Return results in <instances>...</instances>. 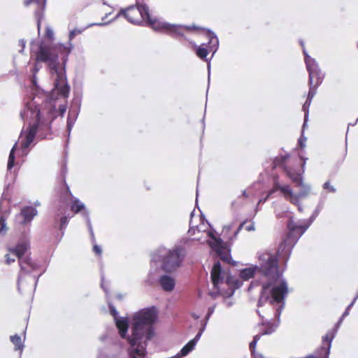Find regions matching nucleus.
<instances>
[{"mask_svg": "<svg viewBox=\"0 0 358 358\" xmlns=\"http://www.w3.org/2000/svg\"><path fill=\"white\" fill-rule=\"evenodd\" d=\"M85 29L75 28L71 30L69 41L66 45L60 43L50 47L43 42L31 43V50L36 53V62L48 64L55 87L50 99L43 94L45 99L41 103V97L35 96L25 103L23 110L20 111V117L24 121H34L33 124L30 122L26 129L23 128L20 133L19 142L23 155L28 154V149L34 143L37 132L50 130L54 119L59 115L63 117L66 110L65 99L69 96L70 86L66 76V64L73 48L71 41Z\"/></svg>", "mask_w": 358, "mask_h": 358, "instance_id": "nucleus-1", "label": "nucleus"}, {"mask_svg": "<svg viewBox=\"0 0 358 358\" xmlns=\"http://www.w3.org/2000/svg\"><path fill=\"white\" fill-rule=\"evenodd\" d=\"M261 270L266 278L263 280L258 301L257 313L262 318L261 331L268 329L271 325H279L280 316L285 307V299L288 293L287 281L279 271L278 261L270 253L260 257Z\"/></svg>", "mask_w": 358, "mask_h": 358, "instance_id": "nucleus-2", "label": "nucleus"}, {"mask_svg": "<svg viewBox=\"0 0 358 358\" xmlns=\"http://www.w3.org/2000/svg\"><path fill=\"white\" fill-rule=\"evenodd\" d=\"M157 316V310L154 306L143 308L132 315L131 334L127 337L129 358L145 357L147 341L154 335L153 324Z\"/></svg>", "mask_w": 358, "mask_h": 358, "instance_id": "nucleus-3", "label": "nucleus"}, {"mask_svg": "<svg viewBox=\"0 0 358 358\" xmlns=\"http://www.w3.org/2000/svg\"><path fill=\"white\" fill-rule=\"evenodd\" d=\"M30 245L27 241L19 243L15 247L8 249L10 253L5 256L7 264L18 259L20 268L17 278V289L20 294H33L42 272L36 273L38 264L29 257Z\"/></svg>", "mask_w": 358, "mask_h": 358, "instance_id": "nucleus-4", "label": "nucleus"}, {"mask_svg": "<svg viewBox=\"0 0 358 358\" xmlns=\"http://www.w3.org/2000/svg\"><path fill=\"white\" fill-rule=\"evenodd\" d=\"M191 243V240L182 238L171 248L160 246L152 255L151 266L159 263L160 267L158 269L167 273L176 271L182 266Z\"/></svg>", "mask_w": 358, "mask_h": 358, "instance_id": "nucleus-5", "label": "nucleus"}, {"mask_svg": "<svg viewBox=\"0 0 358 358\" xmlns=\"http://www.w3.org/2000/svg\"><path fill=\"white\" fill-rule=\"evenodd\" d=\"M211 280L215 291L210 292L209 294L215 299L221 295L226 307L229 308L234 304L231 299L235 290L242 285V282L235 276L229 273L228 270L222 268L220 262L214 264L211 270Z\"/></svg>", "mask_w": 358, "mask_h": 358, "instance_id": "nucleus-6", "label": "nucleus"}, {"mask_svg": "<svg viewBox=\"0 0 358 358\" xmlns=\"http://www.w3.org/2000/svg\"><path fill=\"white\" fill-rule=\"evenodd\" d=\"M321 209L322 207L317 206L312 215L307 220L294 221L292 217L289 220V233L278 248V255L280 257H285V264L287 263L295 244L318 216Z\"/></svg>", "mask_w": 358, "mask_h": 358, "instance_id": "nucleus-7", "label": "nucleus"}, {"mask_svg": "<svg viewBox=\"0 0 358 358\" xmlns=\"http://www.w3.org/2000/svg\"><path fill=\"white\" fill-rule=\"evenodd\" d=\"M194 210H193L190 214L189 229L188 233L190 235L195 234L196 231L198 232L203 231L206 233L207 236L209 238L207 241L210 248L217 253V256L222 260L226 262H229L231 259L229 251L224 248L222 240L217 237L216 231L213 229H211L210 224L207 222L208 226H206L203 222L199 225H194Z\"/></svg>", "mask_w": 358, "mask_h": 358, "instance_id": "nucleus-8", "label": "nucleus"}, {"mask_svg": "<svg viewBox=\"0 0 358 358\" xmlns=\"http://www.w3.org/2000/svg\"><path fill=\"white\" fill-rule=\"evenodd\" d=\"M146 22L155 31L165 32L169 34L173 38L178 40L187 38L184 36L185 30H193L199 29L196 26H185L181 24H173L166 22L160 21L157 17L152 16L150 11L146 17Z\"/></svg>", "mask_w": 358, "mask_h": 358, "instance_id": "nucleus-9", "label": "nucleus"}, {"mask_svg": "<svg viewBox=\"0 0 358 358\" xmlns=\"http://www.w3.org/2000/svg\"><path fill=\"white\" fill-rule=\"evenodd\" d=\"M67 172V167L66 165L64 164L62 169V173L63 175V180L65 182L66 185V191H65V195L66 197L71 199V210L73 213L75 214L80 213L82 217H84L86 220L88 230L90 234V238L92 243H95V237L94 234L92 229V225L90 220V212L88 209L86 208L85 205L84 203H83L79 199L74 197L71 192H70V189L68 187V185L66 184V173Z\"/></svg>", "mask_w": 358, "mask_h": 358, "instance_id": "nucleus-10", "label": "nucleus"}, {"mask_svg": "<svg viewBox=\"0 0 358 358\" xmlns=\"http://www.w3.org/2000/svg\"><path fill=\"white\" fill-rule=\"evenodd\" d=\"M148 12L149 8L146 4L138 3L136 6H131L125 9H121L113 20L123 15L129 22L134 24H140L143 21L145 20Z\"/></svg>", "mask_w": 358, "mask_h": 358, "instance_id": "nucleus-11", "label": "nucleus"}, {"mask_svg": "<svg viewBox=\"0 0 358 358\" xmlns=\"http://www.w3.org/2000/svg\"><path fill=\"white\" fill-rule=\"evenodd\" d=\"M160 271L152 266L148 272L146 282L149 285H154L155 282H158L164 291L167 292H172L176 286L175 278L167 274V273L159 275V272Z\"/></svg>", "mask_w": 358, "mask_h": 358, "instance_id": "nucleus-12", "label": "nucleus"}, {"mask_svg": "<svg viewBox=\"0 0 358 358\" xmlns=\"http://www.w3.org/2000/svg\"><path fill=\"white\" fill-rule=\"evenodd\" d=\"M207 37L209 40L208 45L202 43L200 45H197L194 43H191L192 47L196 50V56L206 62H208L207 56L210 52H212L213 55L217 52L219 48V40L216 34L210 31H208Z\"/></svg>", "mask_w": 358, "mask_h": 358, "instance_id": "nucleus-13", "label": "nucleus"}, {"mask_svg": "<svg viewBox=\"0 0 358 358\" xmlns=\"http://www.w3.org/2000/svg\"><path fill=\"white\" fill-rule=\"evenodd\" d=\"M296 187L301 188L298 193H294L289 185L282 183V186H278L280 189V192L284 198L290 203H298L299 201L307 197L310 194V185L304 183L303 181L301 183H297Z\"/></svg>", "mask_w": 358, "mask_h": 358, "instance_id": "nucleus-14", "label": "nucleus"}, {"mask_svg": "<svg viewBox=\"0 0 358 358\" xmlns=\"http://www.w3.org/2000/svg\"><path fill=\"white\" fill-rule=\"evenodd\" d=\"M300 43L303 48V52L305 56V63L306 65V69L308 72V81L309 83H312L313 80H317V85H320L324 80V74L322 73L318 64L315 61V59L312 58L308 55L304 48V43L302 41H300Z\"/></svg>", "mask_w": 358, "mask_h": 358, "instance_id": "nucleus-15", "label": "nucleus"}, {"mask_svg": "<svg viewBox=\"0 0 358 358\" xmlns=\"http://www.w3.org/2000/svg\"><path fill=\"white\" fill-rule=\"evenodd\" d=\"M287 158V155L278 156L272 161L271 166H272V169L278 167L285 170L287 176L292 180L293 182L295 183V186H296L297 183H301L303 181V173H297L291 169H287L285 166V162Z\"/></svg>", "mask_w": 358, "mask_h": 358, "instance_id": "nucleus-16", "label": "nucleus"}, {"mask_svg": "<svg viewBox=\"0 0 358 358\" xmlns=\"http://www.w3.org/2000/svg\"><path fill=\"white\" fill-rule=\"evenodd\" d=\"M344 317L343 316L341 317L336 324L335 325V327L332 329V331L328 332L324 337H323V342L327 343V347H322L318 350V352L313 355L317 358H329V355L330 353V349L331 347V342L334 339V338L336 336V332L338 331V329L343 322Z\"/></svg>", "mask_w": 358, "mask_h": 358, "instance_id": "nucleus-17", "label": "nucleus"}, {"mask_svg": "<svg viewBox=\"0 0 358 358\" xmlns=\"http://www.w3.org/2000/svg\"><path fill=\"white\" fill-rule=\"evenodd\" d=\"M266 253H270V254L274 255L277 260H278L277 256L280 259L284 260V266H285V268L286 267L287 264H285V257H280L279 255H278V250L276 251V254H273V253H271L270 252H264V253L261 254L259 255V266H252L247 267V268H243V269L240 270L239 276H240V278L242 280H248L250 278H252L255 276V273H257V271L258 270H260L261 273H263L262 270H261L260 257L262 255H263L264 254H266ZM262 275H264V274H262ZM263 278H264V279H262V283L263 282V280L266 279V278H265L264 275H263Z\"/></svg>", "mask_w": 358, "mask_h": 358, "instance_id": "nucleus-18", "label": "nucleus"}, {"mask_svg": "<svg viewBox=\"0 0 358 358\" xmlns=\"http://www.w3.org/2000/svg\"><path fill=\"white\" fill-rule=\"evenodd\" d=\"M108 303L110 312L114 317L116 327L119 329L120 336L123 338H126L129 327L128 319L124 317H119L118 312L115 307L110 302H108Z\"/></svg>", "mask_w": 358, "mask_h": 358, "instance_id": "nucleus-19", "label": "nucleus"}, {"mask_svg": "<svg viewBox=\"0 0 358 358\" xmlns=\"http://www.w3.org/2000/svg\"><path fill=\"white\" fill-rule=\"evenodd\" d=\"M31 4H34L36 8L34 11V16L37 22L38 31H40L41 24L44 18V11L46 7V0H25L24 5L29 6Z\"/></svg>", "mask_w": 358, "mask_h": 358, "instance_id": "nucleus-20", "label": "nucleus"}, {"mask_svg": "<svg viewBox=\"0 0 358 358\" xmlns=\"http://www.w3.org/2000/svg\"><path fill=\"white\" fill-rule=\"evenodd\" d=\"M37 215V210L32 206H26L15 216V222L21 224L30 223Z\"/></svg>", "mask_w": 358, "mask_h": 358, "instance_id": "nucleus-21", "label": "nucleus"}, {"mask_svg": "<svg viewBox=\"0 0 358 358\" xmlns=\"http://www.w3.org/2000/svg\"><path fill=\"white\" fill-rule=\"evenodd\" d=\"M68 208L69 206L67 202H62L59 208L58 209V213L55 216V221H59V227L61 231H63L66 229L68 224V222L71 218L69 214H66Z\"/></svg>", "mask_w": 358, "mask_h": 358, "instance_id": "nucleus-22", "label": "nucleus"}, {"mask_svg": "<svg viewBox=\"0 0 358 358\" xmlns=\"http://www.w3.org/2000/svg\"><path fill=\"white\" fill-rule=\"evenodd\" d=\"M278 186H282V182H280L278 176H274L273 177V187L268 192L267 195L265 198L260 199L259 200L258 204L256 207V211L259 209V205L260 203H263L266 201V200L271 197L275 192L277 191L280 192V189L278 187Z\"/></svg>", "mask_w": 358, "mask_h": 358, "instance_id": "nucleus-23", "label": "nucleus"}, {"mask_svg": "<svg viewBox=\"0 0 358 358\" xmlns=\"http://www.w3.org/2000/svg\"><path fill=\"white\" fill-rule=\"evenodd\" d=\"M8 187H6V188L4 189L1 198L0 200V208H1V215L0 217V232L2 231H6V217H5V213H3V206L6 200L8 199Z\"/></svg>", "mask_w": 358, "mask_h": 358, "instance_id": "nucleus-24", "label": "nucleus"}, {"mask_svg": "<svg viewBox=\"0 0 358 358\" xmlns=\"http://www.w3.org/2000/svg\"><path fill=\"white\" fill-rule=\"evenodd\" d=\"M235 223L234 222H231L223 227L222 231V236L229 243H232L235 240H231L230 236H233L232 229L234 227Z\"/></svg>", "mask_w": 358, "mask_h": 358, "instance_id": "nucleus-25", "label": "nucleus"}, {"mask_svg": "<svg viewBox=\"0 0 358 358\" xmlns=\"http://www.w3.org/2000/svg\"><path fill=\"white\" fill-rule=\"evenodd\" d=\"M10 339L15 345V350H19L21 355L24 348V341H22L21 337L17 334L11 336Z\"/></svg>", "mask_w": 358, "mask_h": 358, "instance_id": "nucleus-26", "label": "nucleus"}, {"mask_svg": "<svg viewBox=\"0 0 358 358\" xmlns=\"http://www.w3.org/2000/svg\"><path fill=\"white\" fill-rule=\"evenodd\" d=\"M78 104L77 109L75 110L74 117L72 118L71 117V113H73V111L71 110L69 113V116H68V119H67V129H68L69 132H70L71 130L72 129L73 124L75 123L76 119V117L78 115L79 110H80V100H78Z\"/></svg>", "mask_w": 358, "mask_h": 358, "instance_id": "nucleus-27", "label": "nucleus"}, {"mask_svg": "<svg viewBox=\"0 0 358 358\" xmlns=\"http://www.w3.org/2000/svg\"><path fill=\"white\" fill-rule=\"evenodd\" d=\"M17 147V142H16L14 144V145L13 146V148H11V150L10 151L8 159V164H7L8 171H10L15 165V151Z\"/></svg>", "mask_w": 358, "mask_h": 358, "instance_id": "nucleus-28", "label": "nucleus"}, {"mask_svg": "<svg viewBox=\"0 0 358 358\" xmlns=\"http://www.w3.org/2000/svg\"><path fill=\"white\" fill-rule=\"evenodd\" d=\"M196 345L194 342L189 341L185 346L179 352L180 355L182 357L187 356L189 352H191L195 348Z\"/></svg>", "mask_w": 358, "mask_h": 358, "instance_id": "nucleus-29", "label": "nucleus"}, {"mask_svg": "<svg viewBox=\"0 0 358 358\" xmlns=\"http://www.w3.org/2000/svg\"><path fill=\"white\" fill-rule=\"evenodd\" d=\"M309 91L308 93L307 99L313 100V97L317 93V89L320 85H317V80H313L312 83H309Z\"/></svg>", "mask_w": 358, "mask_h": 358, "instance_id": "nucleus-30", "label": "nucleus"}, {"mask_svg": "<svg viewBox=\"0 0 358 358\" xmlns=\"http://www.w3.org/2000/svg\"><path fill=\"white\" fill-rule=\"evenodd\" d=\"M311 102H312V100L306 99L305 103H303V105L302 106V109H303V110L305 113V114H304V122H303V129L305 128V127L307 124V122H308V120L309 108L310 106Z\"/></svg>", "mask_w": 358, "mask_h": 358, "instance_id": "nucleus-31", "label": "nucleus"}, {"mask_svg": "<svg viewBox=\"0 0 358 358\" xmlns=\"http://www.w3.org/2000/svg\"><path fill=\"white\" fill-rule=\"evenodd\" d=\"M40 67L38 66V64H36L34 67L32 69V78H31V83L33 86L34 87L35 90H38V85H37V81H36V73L39 71Z\"/></svg>", "mask_w": 358, "mask_h": 358, "instance_id": "nucleus-32", "label": "nucleus"}, {"mask_svg": "<svg viewBox=\"0 0 358 358\" xmlns=\"http://www.w3.org/2000/svg\"><path fill=\"white\" fill-rule=\"evenodd\" d=\"M246 221H243L242 222L239 226L238 227V228L236 229H235L233 232V236H230V238L231 240H236V238L238 236V234L240 233V231L242 230V229L243 228L245 224Z\"/></svg>", "mask_w": 358, "mask_h": 358, "instance_id": "nucleus-33", "label": "nucleus"}, {"mask_svg": "<svg viewBox=\"0 0 358 358\" xmlns=\"http://www.w3.org/2000/svg\"><path fill=\"white\" fill-rule=\"evenodd\" d=\"M322 187L324 189L327 190L328 192L330 193H335L336 192V187L331 185L329 181L325 182L323 184Z\"/></svg>", "mask_w": 358, "mask_h": 358, "instance_id": "nucleus-34", "label": "nucleus"}, {"mask_svg": "<svg viewBox=\"0 0 358 358\" xmlns=\"http://www.w3.org/2000/svg\"><path fill=\"white\" fill-rule=\"evenodd\" d=\"M357 299H358V292H357V294L355 295L354 299L351 302V303L348 305L346 310L343 313V315H342L343 317H345L346 316H348L349 315L350 309L353 306L354 303H355V301H357Z\"/></svg>", "mask_w": 358, "mask_h": 358, "instance_id": "nucleus-35", "label": "nucleus"}, {"mask_svg": "<svg viewBox=\"0 0 358 358\" xmlns=\"http://www.w3.org/2000/svg\"><path fill=\"white\" fill-rule=\"evenodd\" d=\"M306 138L302 134L299 139V144L300 145L301 148H304L306 147Z\"/></svg>", "mask_w": 358, "mask_h": 358, "instance_id": "nucleus-36", "label": "nucleus"}, {"mask_svg": "<svg viewBox=\"0 0 358 358\" xmlns=\"http://www.w3.org/2000/svg\"><path fill=\"white\" fill-rule=\"evenodd\" d=\"M93 251L99 256H100L102 254V249L101 246L96 244H94Z\"/></svg>", "mask_w": 358, "mask_h": 358, "instance_id": "nucleus-37", "label": "nucleus"}, {"mask_svg": "<svg viewBox=\"0 0 358 358\" xmlns=\"http://www.w3.org/2000/svg\"><path fill=\"white\" fill-rule=\"evenodd\" d=\"M215 308V306H213L208 308V313L206 316V320H208L211 315L214 313Z\"/></svg>", "mask_w": 358, "mask_h": 358, "instance_id": "nucleus-38", "label": "nucleus"}, {"mask_svg": "<svg viewBox=\"0 0 358 358\" xmlns=\"http://www.w3.org/2000/svg\"><path fill=\"white\" fill-rule=\"evenodd\" d=\"M45 35L48 38H52L54 36V32L50 27H47L45 29Z\"/></svg>", "mask_w": 358, "mask_h": 358, "instance_id": "nucleus-39", "label": "nucleus"}, {"mask_svg": "<svg viewBox=\"0 0 358 358\" xmlns=\"http://www.w3.org/2000/svg\"><path fill=\"white\" fill-rule=\"evenodd\" d=\"M203 332L201 331L200 330L199 331V332L196 334V335L195 336V337L190 340L192 342H194L195 345L197 344L198 341H199V339L201 338V336L202 335Z\"/></svg>", "mask_w": 358, "mask_h": 358, "instance_id": "nucleus-40", "label": "nucleus"}, {"mask_svg": "<svg viewBox=\"0 0 358 358\" xmlns=\"http://www.w3.org/2000/svg\"><path fill=\"white\" fill-rule=\"evenodd\" d=\"M18 45L20 47V49L19 50V52L20 53L23 52V51L24 50V48H25V45H26L25 41L24 39H20L19 41Z\"/></svg>", "mask_w": 358, "mask_h": 358, "instance_id": "nucleus-41", "label": "nucleus"}, {"mask_svg": "<svg viewBox=\"0 0 358 358\" xmlns=\"http://www.w3.org/2000/svg\"><path fill=\"white\" fill-rule=\"evenodd\" d=\"M245 229L248 231H255V223L254 222H252L251 224H250L249 225H247L245 227Z\"/></svg>", "mask_w": 358, "mask_h": 358, "instance_id": "nucleus-42", "label": "nucleus"}, {"mask_svg": "<svg viewBox=\"0 0 358 358\" xmlns=\"http://www.w3.org/2000/svg\"><path fill=\"white\" fill-rule=\"evenodd\" d=\"M103 279H104L103 275H102L101 286L102 289L104 290V292H106V294H108V288L104 285Z\"/></svg>", "mask_w": 358, "mask_h": 358, "instance_id": "nucleus-43", "label": "nucleus"}, {"mask_svg": "<svg viewBox=\"0 0 358 358\" xmlns=\"http://www.w3.org/2000/svg\"><path fill=\"white\" fill-rule=\"evenodd\" d=\"M293 204L296 205L298 207V210L300 212L303 211V206L301 203H300V201H298V203H292Z\"/></svg>", "mask_w": 358, "mask_h": 358, "instance_id": "nucleus-44", "label": "nucleus"}, {"mask_svg": "<svg viewBox=\"0 0 358 358\" xmlns=\"http://www.w3.org/2000/svg\"><path fill=\"white\" fill-rule=\"evenodd\" d=\"M207 322H208V320H206V321L203 323L201 328L199 329V330H200L201 331H202L203 333V331H205V329H206V325H207Z\"/></svg>", "mask_w": 358, "mask_h": 358, "instance_id": "nucleus-45", "label": "nucleus"}, {"mask_svg": "<svg viewBox=\"0 0 358 358\" xmlns=\"http://www.w3.org/2000/svg\"><path fill=\"white\" fill-rule=\"evenodd\" d=\"M108 22H104V23H96V24H90L89 26H87V27H89L90 26H92V25H98V26H103V25H106V24H108Z\"/></svg>", "mask_w": 358, "mask_h": 358, "instance_id": "nucleus-46", "label": "nucleus"}, {"mask_svg": "<svg viewBox=\"0 0 358 358\" xmlns=\"http://www.w3.org/2000/svg\"><path fill=\"white\" fill-rule=\"evenodd\" d=\"M242 196H244V197H248V194L247 193V191L246 190H243L242 192Z\"/></svg>", "mask_w": 358, "mask_h": 358, "instance_id": "nucleus-47", "label": "nucleus"}, {"mask_svg": "<svg viewBox=\"0 0 358 358\" xmlns=\"http://www.w3.org/2000/svg\"><path fill=\"white\" fill-rule=\"evenodd\" d=\"M300 157L303 160V163L302 164V169H303L305 164H306V161L307 160V158H303L302 156H300Z\"/></svg>", "mask_w": 358, "mask_h": 358, "instance_id": "nucleus-48", "label": "nucleus"}, {"mask_svg": "<svg viewBox=\"0 0 358 358\" xmlns=\"http://www.w3.org/2000/svg\"><path fill=\"white\" fill-rule=\"evenodd\" d=\"M181 357H183L182 355H180V353L178 352L177 355L172 357L171 358H181Z\"/></svg>", "mask_w": 358, "mask_h": 358, "instance_id": "nucleus-49", "label": "nucleus"}, {"mask_svg": "<svg viewBox=\"0 0 358 358\" xmlns=\"http://www.w3.org/2000/svg\"><path fill=\"white\" fill-rule=\"evenodd\" d=\"M192 316L194 319H196V320H197V319H199V316L198 315H196V313H192Z\"/></svg>", "mask_w": 358, "mask_h": 358, "instance_id": "nucleus-50", "label": "nucleus"}, {"mask_svg": "<svg viewBox=\"0 0 358 358\" xmlns=\"http://www.w3.org/2000/svg\"><path fill=\"white\" fill-rule=\"evenodd\" d=\"M357 122H358V120H357V119L355 123H354V122H352V123L349 124V125L355 126V125L357 123Z\"/></svg>", "mask_w": 358, "mask_h": 358, "instance_id": "nucleus-51", "label": "nucleus"}, {"mask_svg": "<svg viewBox=\"0 0 358 358\" xmlns=\"http://www.w3.org/2000/svg\"><path fill=\"white\" fill-rule=\"evenodd\" d=\"M208 80L210 79V64L208 65Z\"/></svg>", "mask_w": 358, "mask_h": 358, "instance_id": "nucleus-52", "label": "nucleus"}, {"mask_svg": "<svg viewBox=\"0 0 358 358\" xmlns=\"http://www.w3.org/2000/svg\"><path fill=\"white\" fill-rule=\"evenodd\" d=\"M117 297L120 300L122 299V298H123V296H122L121 294H118V295L117 296Z\"/></svg>", "mask_w": 358, "mask_h": 358, "instance_id": "nucleus-53", "label": "nucleus"}, {"mask_svg": "<svg viewBox=\"0 0 358 358\" xmlns=\"http://www.w3.org/2000/svg\"><path fill=\"white\" fill-rule=\"evenodd\" d=\"M120 346V348H122V345L120 343H117Z\"/></svg>", "mask_w": 358, "mask_h": 358, "instance_id": "nucleus-54", "label": "nucleus"}, {"mask_svg": "<svg viewBox=\"0 0 358 358\" xmlns=\"http://www.w3.org/2000/svg\"><path fill=\"white\" fill-rule=\"evenodd\" d=\"M108 17V14H106V15L102 18L103 20H104Z\"/></svg>", "mask_w": 358, "mask_h": 358, "instance_id": "nucleus-55", "label": "nucleus"}, {"mask_svg": "<svg viewBox=\"0 0 358 358\" xmlns=\"http://www.w3.org/2000/svg\"><path fill=\"white\" fill-rule=\"evenodd\" d=\"M235 204H236V201H234V202H232V203H231V205H232L233 206H235Z\"/></svg>", "mask_w": 358, "mask_h": 358, "instance_id": "nucleus-56", "label": "nucleus"}, {"mask_svg": "<svg viewBox=\"0 0 358 358\" xmlns=\"http://www.w3.org/2000/svg\"><path fill=\"white\" fill-rule=\"evenodd\" d=\"M98 358H102V356L101 355H99Z\"/></svg>", "mask_w": 358, "mask_h": 358, "instance_id": "nucleus-57", "label": "nucleus"}, {"mask_svg": "<svg viewBox=\"0 0 358 358\" xmlns=\"http://www.w3.org/2000/svg\"><path fill=\"white\" fill-rule=\"evenodd\" d=\"M268 168V166L265 165V169H267Z\"/></svg>", "mask_w": 358, "mask_h": 358, "instance_id": "nucleus-58", "label": "nucleus"}, {"mask_svg": "<svg viewBox=\"0 0 358 358\" xmlns=\"http://www.w3.org/2000/svg\"><path fill=\"white\" fill-rule=\"evenodd\" d=\"M101 339L102 341H103V340H104V337H103V336H102V337L101 338Z\"/></svg>", "mask_w": 358, "mask_h": 358, "instance_id": "nucleus-59", "label": "nucleus"}, {"mask_svg": "<svg viewBox=\"0 0 358 358\" xmlns=\"http://www.w3.org/2000/svg\"><path fill=\"white\" fill-rule=\"evenodd\" d=\"M357 48H358V42H357Z\"/></svg>", "mask_w": 358, "mask_h": 358, "instance_id": "nucleus-60", "label": "nucleus"}, {"mask_svg": "<svg viewBox=\"0 0 358 358\" xmlns=\"http://www.w3.org/2000/svg\"><path fill=\"white\" fill-rule=\"evenodd\" d=\"M357 120H358V117H357Z\"/></svg>", "mask_w": 358, "mask_h": 358, "instance_id": "nucleus-61", "label": "nucleus"}]
</instances>
